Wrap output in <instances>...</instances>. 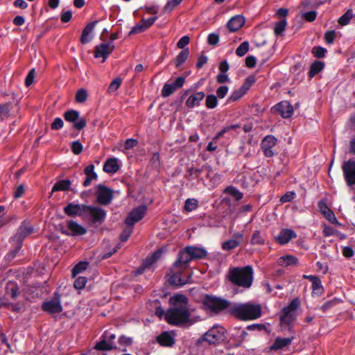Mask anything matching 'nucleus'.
<instances>
[{
	"instance_id": "obj_1",
	"label": "nucleus",
	"mask_w": 355,
	"mask_h": 355,
	"mask_svg": "<svg viewBox=\"0 0 355 355\" xmlns=\"http://www.w3.org/2000/svg\"><path fill=\"white\" fill-rule=\"evenodd\" d=\"M169 303L174 307L168 309L165 320L168 324L182 325L189 322L190 313L188 308V298L182 294L171 297Z\"/></svg>"
},
{
	"instance_id": "obj_2",
	"label": "nucleus",
	"mask_w": 355,
	"mask_h": 355,
	"mask_svg": "<svg viewBox=\"0 0 355 355\" xmlns=\"http://www.w3.org/2000/svg\"><path fill=\"white\" fill-rule=\"evenodd\" d=\"M229 313L240 320L248 321L260 318L262 311L260 304L247 302L235 304L230 307Z\"/></svg>"
},
{
	"instance_id": "obj_3",
	"label": "nucleus",
	"mask_w": 355,
	"mask_h": 355,
	"mask_svg": "<svg viewBox=\"0 0 355 355\" xmlns=\"http://www.w3.org/2000/svg\"><path fill=\"white\" fill-rule=\"evenodd\" d=\"M253 274V268L251 266L237 267L230 270L228 278L234 285L249 288L252 284Z\"/></svg>"
},
{
	"instance_id": "obj_4",
	"label": "nucleus",
	"mask_w": 355,
	"mask_h": 355,
	"mask_svg": "<svg viewBox=\"0 0 355 355\" xmlns=\"http://www.w3.org/2000/svg\"><path fill=\"white\" fill-rule=\"evenodd\" d=\"M300 306V301L298 298L293 299L288 306L283 308L279 320L282 331H288L293 334V324L296 320L297 314V309Z\"/></svg>"
},
{
	"instance_id": "obj_5",
	"label": "nucleus",
	"mask_w": 355,
	"mask_h": 355,
	"mask_svg": "<svg viewBox=\"0 0 355 355\" xmlns=\"http://www.w3.org/2000/svg\"><path fill=\"white\" fill-rule=\"evenodd\" d=\"M33 227L28 220H24L16 230L15 234L10 239V242L16 245L15 249L8 255L11 258L15 257L23 245L24 240L33 233Z\"/></svg>"
},
{
	"instance_id": "obj_6",
	"label": "nucleus",
	"mask_w": 355,
	"mask_h": 355,
	"mask_svg": "<svg viewBox=\"0 0 355 355\" xmlns=\"http://www.w3.org/2000/svg\"><path fill=\"white\" fill-rule=\"evenodd\" d=\"M225 339V329L223 327L214 325L207 332L203 334L196 342L198 347L203 345L207 343L210 345H216Z\"/></svg>"
},
{
	"instance_id": "obj_7",
	"label": "nucleus",
	"mask_w": 355,
	"mask_h": 355,
	"mask_svg": "<svg viewBox=\"0 0 355 355\" xmlns=\"http://www.w3.org/2000/svg\"><path fill=\"white\" fill-rule=\"evenodd\" d=\"M202 304L205 309L214 313H218L230 306V302L218 297L206 295L202 300Z\"/></svg>"
},
{
	"instance_id": "obj_8",
	"label": "nucleus",
	"mask_w": 355,
	"mask_h": 355,
	"mask_svg": "<svg viewBox=\"0 0 355 355\" xmlns=\"http://www.w3.org/2000/svg\"><path fill=\"white\" fill-rule=\"evenodd\" d=\"M106 211L103 208L95 206L87 205L85 218H89L94 224H102L106 218Z\"/></svg>"
},
{
	"instance_id": "obj_9",
	"label": "nucleus",
	"mask_w": 355,
	"mask_h": 355,
	"mask_svg": "<svg viewBox=\"0 0 355 355\" xmlns=\"http://www.w3.org/2000/svg\"><path fill=\"white\" fill-rule=\"evenodd\" d=\"M42 309L49 314L60 313L62 312V306L59 293L55 292L52 299L44 301L42 304Z\"/></svg>"
},
{
	"instance_id": "obj_10",
	"label": "nucleus",
	"mask_w": 355,
	"mask_h": 355,
	"mask_svg": "<svg viewBox=\"0 0 355 355\" xmlns=\"http://www.w3.org/2000/svg\"><path fill=\"white\" fill-rule=\"evenodd\" d=\"M63 116L66 121L73 123V127L78 130L83 129L87 125L86 120L80 117V112L77 110H67L64 113Z\"/></svg>"
},
{
	"instance_id": "obj_11",
	"label": "nucleus",
	"mask_w": 355,
	"mask_h": 355,
	"mask_svg": "<svg viewBox=\"0 0 355 355\" xmlns=\"http://www.w3.org/2000/svg\"><path fill=\"white\" fill-rule=\"evenodd\" d=\"M344 179L347 186L355 185V160L349 159L342 165Z\"/></svg>"
},
{
	"instance_id": "obj_12",
	"label": "nucleus",
	"mask_w": 355,
	"mask_h": 355,
	"mask_svg": "<svg viewBox=\"0 0 355 355\" xmlns=\"http://www.w3.org/2000/svg\"><path fill=\"white\" fill-rule=\"evenodd\" d=\"M146 211L147 207L144 205L135 207L125 219V225L133 228V225L144 217Z\"/></svg>"
},
{
	"instance_id": "obj_13",
	"label": "nucleus",
	"mask_w": 355,
	"mask_h": 355,
	"mask_svg": "<svg viewBox=\"0 0 355 355\" xmlns=\"http://www.w3.org/2000/svg\"><path fill=\"white\" fill-rule=\"evenodd\" d=\"M146 211L147 207L144 205L135 207L125 219V225L133 228V225L144 217Z\"/></svg>"
},
{
	"instance_id": "obj_14",
	"label": "nucleus",
	"mask_w": 355,
	"mask_h": 355,
	"mask_svg": "<svg viewBox=\"0 0 355 355\" xmlns=\"http://www.w3.org/2000/svg\"><path fill=\"white\" fill-rule=\"evenodd\" d=\"M146 211L147 207L144 205L135 207L125 219V225L133 228V225L144 217Z\"/></svg>"
},
{
	"instance_id": "obj_15",
	"label": "nucleus",
	"mask_w": 355,
	"mask_h": 355,
	"mask_svg": "<svg viewBox=\"0 0 355 355\" xmlns=\"http://www.w3.org/2000/svg\"><path fill=\"white\" fill-rule=\"evenodd\" d=\"M96 196L98 203L107 205L113 198V192L109 187L100 184L96 186Z\"/></svg>"
},
{
	"instance_id": "obj_16",
	"label": "nucleus",
	"mask_w": 355,
	"mask_h": 355,
	"mask_svg": "<svg viewBox=\"0 0 355 355\" xmlns=\"http://www.w3.org/2000/svg\"><path fill=\"white\" fill-rule=\"evenodd\" d=\"M87 205L70 202L63 209L64 213L69 217L80 216L85 218Z\"/></svg>"
},
{
	"instance_id": "obj_17",
	"label": "nucleus",
	"mask_w": 355,
	"mask_h": 355,
	"mask_svg": "<svg viewBox=\"0 0 355 355\" xmlns=\"http://www.w3.org/2000/svg\"><path fill=\"white\" fill-rule=\"evenodd\" d=\"M185 81V77L179 76L173 83H165L161 91L162 96L164 98L170 96L177 89L182 87Z\"/></svg>"
},
{
	"instance_id": "obj_18",
	"label": "nucleus",
	"mask_w": 355,
	"mask_h": 355,
	"mask_svg": "<svg viewBox=\"0 0 355 355\" xmlns=\"http://www.w3.org/2000/svg\"><path fill=\"white\" fill-rule=\"evenodd\" d=\"M173 331H164L156 337L157 343L162 347H172L175 343Z\"/></svg>"
},
{
	"instance_id": "obj_19",
	"label": "nucleus",
	"mask_w": 355,
	"mask_h": 355,
	"mask_svg": "<svg viewBox=\"0 0 355 355\" xmlns=\"http://www.w3.org/2000/svg\"><path fill=\"white\" fill-rule=\"evenodd\" d=\"M272 112L279 113L282 118L288 119L293 113V107L291 103L287 101H282L271 108Z\"/></svg>"
},
{
	"instance_id": "obj_20",
	"label": "nucleus",
	"mask_w": 355,
	"mask_h": 355,
	"mask_svg": "<svg viewBox=\"0 0 355 355\" xmlns=\"http://www.w3.org/2000/svg\"><path fill=\"white\" fill-rule=\"evenodd\" d=\"M114 49V46L111 43H101L96 45L94 49V57L96 58H103V62L105 61L110 54Z\"/></svg>"
},
{
	"instance_id": "obj_21",
	"label": "nucleus",
	"mask_w": 355,
	"mask_h": 355,
	"mask_svg": "<svg viewBox=\"0 0 355 355\" xmlns=\"http://www.w3.org/2000/svg\"><path fill=\"white\" fill-rule=\"evenodd\" d=\"M276 143L277 139L273 135H267L263 138L261 146L266 157H272L274 155L272 148L276 145Z\"/></svg>"
},
{
	"instance_id": "obj_22",
	"label": "nucleus",
	"mask_w": 355,
	"mask_h": 355,
	"mask_svg": "<svg viewBox=\"0 0 355 355\" xmlns=\"http://www.w3.org/2000/svg\"><path fill=\"white\" fill-rule=\"evenodd\" d=\"M98 23V20L91 21L89 24H87V26L83 28L80 38L81 44H85L89 42L93 39V31Z\"/></svg>"
},
{
	"instance_id": "obj_23",
	"label": "nucleus",
	"mask_w": 355,
	"mask_h": 355,
	"mask_svg": "<svg viewBox=\"0 0 355 355\" xmlns=\"http://www.w3.org/2000/svg\"><path fill=\"white\" fill-rule=\"evenodd\" d=\"M318 207L320 211L331 224L340 225L334 213L329 209L324 200H320L318 203Z\"/></svg>"
},
{
	"instance_id": "obj_24",
	"label": "nucleus",
	"mask_w": 355,
	"mask_h": 355,
	"mask_svg": "<svg viewBox=\"0 0 355 355\" xmlns=\"http://www.w3.org/2000/svg\"><path fill=\"white\" fill-rule=\"evenodd\" d=\"M248 336L249 334L245 329L241 327H235L232 329L231 339L235 343L236 347H240Z\"/></svg>"
},
{
	"instance_id": "obj_25",
	"label": "nucleus",
	"mask_w": 355,
	"mask_h": 355,
	"mask_svg": "<svg viewBox=\"0 0 355 355\" xmlns=\"http://www.w3.org/2000/svg\"><path fill=\"white\" fill-rule=\"evenodd\" d=\"M297 234L291 229L284 228L275 236V241L280 245L288 243L292 239H295Z\"/></svg>"
},
{
	"instance_id": "obj_26",
	"label": "nucleus",
	"mask_w": 355,
	"mask_h": 355,
	"mask_svg": "<svg viewBox=\"0 0 355 355\" xmlns=\"http://www.w3.org/2000/svg\"><path fill=\"white\" fill-rule=\"evenodd\" d=\"M189 279H191L190 275L184 277L182 272L178 271L170 276L168 282L171 285L181 287L188 284L189 282Z\"/></svg>"
},
{
	"instance_id": "obj_27",
	"label": "nucleus",
	"mask_w": 355,
	"mask_h": 355,
	"mask_svg": "<svg viewBox=\"0 0 355 355\" xmlns=\"http://www.w3.org/2000/svg\"><path fill=\"white\" fill-rule=\"evenodd\" d=\"M291 334V336L288 338L277 337L275 340L273 344L270 347V349L277 351L279 349H282L285 347H287L289 345H291V343L295 338V333Z\"/></svg>"
},
{
	"instance_id": "obj_28",
	"label": "nucleus",
	"mask_w": 355,
	"mask_h": 355,
	"mask_svg": "<svg viewBox=\"0 0 355 355\" xmlns=\"http://www.w3.org/2000/svg\"><path fill=\"white\" fill-rule=\"evenodd\" d=\"M67 226L70 231V236H82L87 233V229L74 220H68Z\"/></svg>"
},
{
	"instance_id": "obj_29",
	"label": "nucleus",
	"mask_w": 355,
	"mask_h": 355,
	"mask_svg": "<svg viewBox=\"0 0 355 355\" xmlns=\"http://www.w3.org/2000/svg\"><path fill=\"white\" fill-rule=\"evenodd\" d=\"M190 257L191 254L187 246L179 252L178 259L174 263V266L180 267L183 265L187 266L188 263L193 260Z\"/></svg>"
},
{
	"instance_id": "obj_30",
	"label": "nucleus",
	"mask_w": 355,
	"mask_h": 355,
	"mask_svg": "<svg viewBox=\"0 0 355 355\" xmlns=\"http://www.w3.org/2000/svg\"><path fill=\"white\" fill-rule=\"evenodd\" d=\"M94 168L95 166L94 164H89L84 168L83 171L86 178L83 183V187H87L91 184L93 180H97L98 175L94 171Z\"/></svg>"
},
{
	"instance_id": "obj_31",
	"label": "nucleus",
	"mask_w": 355,
	"mask_h": 355,
	"mask_svg": "<svg viewBox=\"0 0 355 355\" xmlns=\"http://www.w3.org/2000/svg\"><path fill=\"white\" fill-rule=\"evenodd\" d=\"M245 19L241 15L232 17L227 23V27L231 32H235L240 29L244 24Z\"/></svg>"
},
{
	"instance_id": "obj_32",
	"label": "nucleus",
	"mask_w": 355,
	"mask_h": 355,
	"mask_svg": "<svg viewBox=\"0 0 355 355\" xmlns=\"http://www.w3.org/2000/svg\"><path fill=\"white\" fill-rule=\"evenodd\" d=\"M19 286L15 281H9L5 287V293L9 295L12 300H16L19 295Z\"/></svg>"
},
{
	"instance_id": "obj_33",
	"label": "nucleus",
	"mask_w": 355,
	"mask_h": 355,
	"mask_svg": "<svg viewBox=\"0 0 355 355\" xmlns=\"http://www.w3.org/2000/svg\"><path fill=\"white\" fill-rule=\"evenodd\" d=\"M205 94L203 92H197L191 94L186 101V105L189 108H193L195 106L200 105L201 101L205 98Z\"/></svg>"
},
{
	"instance_id": "obj_34",
	"label": "nucleus",
	"mask_w": 355,
	"mask_h": 355,
	"mask_svg": "<svg viewBox=\"0 0 355 355\" xmlns=\"http://www.w3.org/2000/svg\"><path fill=\"white\" fill-rule=\"evenodd\" d=\"M118 161V159L116 157L107 159L104 163L103 171L111 174L116 173L119 169Z\"/></svg>"
},
{
	"instance_id": "obj_35",
	"label": "nucleus",
	"mask_w": 355,
	"mask_h": 355,
	"mask_svg": "<svg viewBox=\"0 0 355 355\" xmlns=\"http://www.w3.org/2000/svg\"><path fill=\"white\" fill-rule=\"evenodd\" d=\"M71 180L66 179L62 180L56 182L52 187L51 193H54L56 191H73V189H71Z\"/></svg>"
},
{
	"instance_id": "obj_36",
	"label": "nucleus",
	"mask_w": 355,
	"mask_h": 355,
	"mask_svg": "<svg viewBox=\"0 0 355 355\" xmlns=\"http://www.w3.org/2000/svg\"><path fill=\"white\" fill-rule=\"evenodd\" d=\"M187 250H189L191 254L190 257H191L193 260L203 259L207 254V252L202 248L189 245L187 246Z\"/></svg>"
},
{
	"instance_id": "obj_37",
	"label": "nucleus",
	"mask_w": 355,
	"mask_h": 355,
	"mask_svg": "<svg viewBox=\"0 0 355 355\" xmlns=\"http://www.w3.org/2000/svg\"><path fill=\"white\" fill-rule=\"evenodd\" d=\"M163 251L162 249H158L155 252H154L151 255L148 256L144 261H143V266L144 268H149L150 266L157 262L160 257Z\"/></svg>"
},
{
	"instance_id": "obj_38",
	"label": "nucleus",
	"mask_w": 355,
	"mask_h": 355,
	"mask_svg": "<svg viewBox=\"0 0 355 355\" xmlns=\"http://www.w3.org/2000/svg\"><path fill=\"white\" fill-rule=\"evenodd\" d=\"M277 263L279 266L287 267L290 266H296L298 263V259L293 255H285L279 258Z\"/></svg>"
},
{
	"instance_id": "obj_39",
	"label": "nucleus",
	"mask_w": 355,
	"mask_h": 355,
	"mask_svg": "<svg viewBox=\"0 0 355 355\" xmlns=\"http://www.w3.org/2000/svg\"><path fill=\"white\" fill-rule=\"evenodd\" d=\"M189 55V48L182 50L176 58L173 60L176 68H179L183 63L186 62Z\"/></svg>"
},
{
	"instance_id": "obj_40",
	"label": "nucleus",
	"mask_w": 355,
	"mask_h": 355,
	"mask_svg": "<svg viewBox=\"0 0 355 355\" xmlns=\"http://www.w3.org/2000/svg\"><path fill=\"white\" fill-rule=\"evenodd\" d=\"M94 348L100 351H110L116 349V346L114 343H111L106 338L101 337V340L95 345Z\"/></svg>"
},
{
	"instance_id": "obj_41",
	"label": "nucleus",
	"mask_w": 355,
	"mask_h": 355,
	"mask_svg": "<svg viewBox=\"0 0 355 355\" xmlns=\"http://www.w3.org/2000/svg\"><path fill=\"white\" fill-rule=\"evenodd\" d=\"M324 67V63L322 61L315 60L313 62L309 69V77L313 78L315 75L320 73Z\"/></svg>"
},
{
	"instance_id": "obj_42",
	"label": "nucleus",
	"mask_w": 355,
	"mask_h": 355,
	"mask_svg": "<svg viewBox=\"0 0 355 355\" xmlns=\"http://www.w3.org/2000/svg\"><path fill=\"white\" fill-rule=\"evenodd\" d=\"M224 192L234 197L236 201L241 200L243 197V193H241L239 190L233 186H229L226 187L224 190Z\"/></svg>"
},
{
	"instance_id": "obj_43",
	"label": "nucleus",
	"mask_w": 355,
	"mask_h": 355,
	"mask_svg": "<svg viewBox=\"0 0 355 355\" xmlns=\"http://www.w3.org/2000/svg\"><path fill=\"white\" fill-rule=\"evenodd\" d=\"M250 243L252 245H263L265 239L259 230H254L252 234Z\"/></svg>"
},
{
	"instance_id": "obj_44",
	"label": "nucleus",
	"mask_w": 355,
	"mask_h": 355,
	"mask_svg": "<svg viewBox=\"0 0 355 355\" xmlns=\"http://www.w3.org/2000/svg\"><path fill=\"white\" fill-rule=\"evenodd\" d=\"M287 26V21L286 19H282L277 21L274 27V33L276 35H281L286 29Z\"/></svg>"
},
{
	"instance_id": "obj_45",
	"label": "nucleus",
	"mask_w": 355,
	"mask_h": 355,
	"mask_svg": "<svg viewBox=\"0 0 355 355\" xmlns=\"http://www.w3.org/2000/svg\"><path fill=\"white\" fill-rule=\"evenodd\" d=\"M353 17V11L351 9L347 10L340 17H339L338 22L341 26L347 25L350 19Z\"/></svg>"
},
{
	"instance_id": "obj_46",
	"label": "nucleus",
	"mask_w": 355,
	"mask_h": 355,
	"mask_svg": "<svg viewBox=\"0 0 355 355\" xmlns=\"http://www.w3.org/2000/svg\"><path fill=\"white\" fill-rule=\"evenodd\" d=\"M240 127H241V125L239 124H234V125L224 127L220 132H218L216 135V136L214 137L213 140L216 141V140L219 139L220 137H222L225 133L230 132V130H236Z\"/></svg>"
},
{
	"instance_id": "obj_47",
	"label": "nucleus",
	"mask_w": 355,
	"mask_h": 355,
	"mask_svg": "<svg viewBox=\"0 0 355 355\" xmlns=\"http://www.w3.org/2000/svg\"><path fill=\"white\" fill-rule=\"evenodd\" d=\"M241 243V241L236 239H230L225 241L222 245V248L224 250H231L237 248Z\"/></svg>"
},
{
	"instance_id": "obj_48",
	"label": "nucleus",
	"mask_w": 355,
	"mask_h": 355,
	"mask_svg": "<svg viewBox=\"0 0 355 355\" xmlns=\"http://www.w3.org/2000/svg\"><path fill=\"white\" fill-rule=\"evenodd\" d=\"M218 105L217 97L214 94H209L206 96L205 105L209 109H214Z\"/></svg>"
},
{
	"instance_id": "obj_49",
	"label": "nucleus",
	"mask_w": 355,
	"mask_h": 355,
	"mask_svg": "<svg viewBox=\"0 0 355 355\" xmlns=\"http://www.w3.org/2000/svg\"><path fill=\"white\" fill-rule=\"evenodd\" d=\"M198 205L197 200L193 198H188L184 203V209L186 211H192L195 210Z\"/></svg>"
},
{
	"instance_id": "obj_50",
	"label": "nucleus",
	"mask_w": 355,
	"mask_h": 355,
	"mask_svg": "<svg viewBox=\"0 0 355 355\" xmlns=\"http://www.w3.org/2000/svg\"><path fill=\"white\" fill-rule=\"evenodd\" d=\"M249 51V43L247 41L243 42L236 49V54L242 57Z\"/></svg>"
},
{
	"instance_id": "obj_51",
	"label": "nucleus",
	"mask_w": 355,
	"mask_h": 355,
	"mask_svg": "<svg viewBox=\"0 0 355 355\" xmlns=\"http://www.w3.org/2000/svg\"><path fill=\"white\" fill-rule=\"evenodd\" d=\"M256 78L254 75L248 76L244 80L243 84L241 88L247 92V91L251 87V86L255 83Z\"/></svg>"
},
{
	"instance_id": "obj_52",
	"label": "nucleus",
	"mask_w": 355,
	"mask_h": 355,
	"mask_svg": "<svg viewBox=\"0 0 355 355\" xmlns=\"http://www.w3.org/2000/svg\"><path fill=\"white\" fill-rule=\"evenodd\" d=\"M246 92L241 87L234 91L228 98V101L234 102L240 99Z\"/></svg>"
},
{
	"instance_id": "obj_53",
	"label": "nucleus",
	"mask_w": 355,
	"mask_h": 355,
	"mask_svg": "<svg viewBox=\"0 0 355 355\" xmlns=\"http://www.w3.org/2000/svg\"><path fill=\"white\" fill-rule=\"evenodd\" d=\"M122 79L120 78H116L114 79L110 84L107 88V93L111 94L115 91H116L120 85H121Z\"/></svg>"
},
{
	"instance_id": "obj_54",
	"label": "nucleus",
	"mask_w": 355,
	"mask_h": 355,
	"mask_svg": "<svg viewBox=\"0 0 355 355\" xmlns=\"http://www.w3.org/2000/svg\"><path fill=\"white\" fill-rule=\"evenodd\" d=\"M87 262L80 261L76 264L72 269V275L76 277L78 274L80 273L87 268Z\"/></svg>"
},
{
	"instance_id": "obj_55",
	"label": "nucleus",
	"mask_w": 355,
	"mask_h": 355,
	"mask_svg": "<svg viewBox=\"0 0 355 355\" xmlns=\"http://www.w3.org/2000/svg\"><path fill=\"white\" fill-rule=\"evenodd\" d=\"M118 343L121 346L129 347L133 343V338L124 335L121 336L118 339Z\"/></svg>"
},
{
	"instance_id": "obj_56",
	"label": "nucleus",
	"mask_w": 355,
	"mask_h": 355,
	"mask_svg": "<svg viewBox=\"0 0 355 355\" xmlns=\"http://www.w3.org/2000/svg\"><path fill=\"white\" fill-rule=\"evenodd\" d=\"M76 101L77 103H83L87 98V92L85 89H80L76 94Z\"/></svg>"
},
{
	"instance_id": "obj_57",
	"label": "nucleus",
	"mask_w": 355,
	"mask_h": 355,
	"mask_svg": "<svg viewBox=\"0 0 355 355\" xmlns=\"http://www.w3.org/2000/svg\"><path fill=\"white\" fill-rule=\"evenodd\" d=\"M133 228L126 225L120 234V239L121 241H127L132 233Z\"/></svg>"
},
{
	"instance_id": "obj_58",
	"label": "nucleus",
	"mask_w": 355,
	"mask_h": 355,
	"mask_svg": "<svg viewBox=\"0 0 355 355\" xmlns=\"http://www.w3.org/2000/svg\"><path fill=\"white\" fill-rule=\"evenodd\" d=\"M87 279L85 277H78L73 282V286L76 289H82L85 286Z\"/></svg>"
},
{
	"instance_id": "obj_59",
	"label": "nucleus",
	"mask_w": 355,
	"mask_h": 355,
	"mask_svg": "<svg viewBox=\"0 0 355 355\" xmlns=\"http://www.w3.org/2000/svg\"><path fill=\"white\" fill-rule=\"evenodd\" d=\"M35 75H36V71H35V69H31L28 71V73L25 78V81H24L25 85L26 87H29L33 84L34 78L35 77Z\"/></svg>"
},
{
	"instance_id": "obj_60",
	"label": "nucleus",
	"mask_w": 355,
	"mask_h": 355,
	"mask_svg": "<svg viewBox=\"0 0 355 355\" xmlns=\"http://www.w3.org/2000/svg\"><path fill=\"white\" fill-rule=\"evenodd\" d=\"M71 148L73 153L76 155L80 154L83 150V146L78 140L73 141Z\"/></svg>"
},
{
	"instance_id": "obj_61",
	"label": "nucleus",
	"mask_w": 355,
	"mask_h": 355,
	"mask_svg": "<svg viewBox=\"0 0 355 355\" xmlns=\"http://www.w3.org/2000/svg\"><path fill=\"white\" fill-rule=\"evenodd\" d=\"M73 12L71 10H62L60 13V20L62 23H68L72 19Z\"/></svg>"
},
{
	"instance_id": "obj_62",
	"label": "nucleus",
	"mask_w": 355,
	"mask_h": 355,
	"mask_svg": "<svg viewBox=\"0 0 355 355\" xmlns=\"http://www.w3.org/2000/svg\"><path fill=\"white\" fill-rule=\"evenodd\" d=\"M327 49L322 46H315L313 49V53L317 58H322L325 56Z\"/></svg>"
},
{
	"instance_id": "obj_63",
	"label": "nucleus",
	"mask_w": 355,
	"mask_h": 355,
	"mask_svg": "<svg viewBox=\"0 0 355 355\" xmlns=\"http://www.w3.org/2000/svg\"><path fill=\"white\" fill-rule=\"evenodd\" d=\"M296 197V193L294 191H288L283 195L280 198L282 203L291 202Z\"/></svg>"
},
{
	"instance_id": "obj_64",
	"label": "nucleus",
	"mask_w": 355,
	"mask_h": 355,
	"mask_svg": "<svg viewBox=\"0 0 355 355\" xmlns=\"http://www.w3.org/2000/svg\"><path fill=\"white\" fill-rule=\"evenodd\" d=\"M337 302L338 301L336 298L327 301L320 306V309L323 312H326L332 307H334L337 304Z\"/></svg>"
}]
</instances>
